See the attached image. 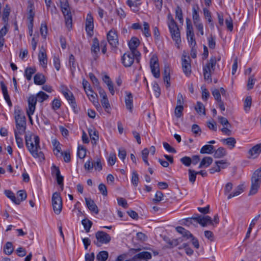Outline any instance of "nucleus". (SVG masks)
<instances>
[{
	"label": "nucleus",
	"instance_id": "obj_1",
	"mask_svg": "<svg viewBox=\"0 0 261 261\" xmlns=\"http://www.w3.org/2000/svg\"><path fill=\"white\" fill-rule=\"evenodd\" d=\"M26 146L32 155L35 158L43 159L44 154L42 151H39L40 149L39 145L40 139L38 136H34V142L32 140V136L26 135L25 137Z\"/></svg>",
	"mask_w": 261,
	"mask_h": 261
},
{
	"label": "nucleus",
	"instance_id": "obj_2",
	"mask_svg": "<svg viewBox=\"0 0 261 261\" xmlns=\"http://www.w3.org/2000/svg\"><path fill=\"white\" fill-rule=\"evenodd\" d=\"M168 18L169 20L168 25L172 39L175 42L176 44L178 45L181 42L179 30L177 23L170 14L168 15Z\"/></svg>",
	"mask_w": 261,
	"mask_h": 261
},
{
	"label": "nucleus",
	"instance_id": "obj_3",
	"mask_svg": "<svg viewBox=\"0 0 261 261\" xmlns=\"http://www.w3.org/2000/svg\"><path fill=\"white\" fill-rule=\"evenodd\" d=\"M251 188L249 195L255 194L260 187L261 184V167L256 170L251 178Z\"/></svg>",
	"mask_w": 261,
	"mask_h": 261
},
{
	"label": "nucleus",
	"instance_id": "obj_4",
	"mask_svg": "<svg viewBox=\"0 0 261 261\" xmlns=\"http://www.w3.org/2000/svg\"><path fill=\"white\" fill-rule=\"evenodd\" d=\"M60 7L64 16L66 25L70 30L72 28V19L68 1L60 0Z\"/></svg>",
	"mask_w": 261,
	"mask_h": 261
},
{
	"label": "nucleus",
	"instance_id": "obj_5",
	"mask_svg": "<svg viewBox=\"0 0 261 261\" xmlns=\"http://www.w3.org/2000/svg\"><path fill=\"white\" fill-rule=\"evenodd\" d=\"M96 241H94V243L98 247H100L102 244L109 243L111 238L110 236L103 231H98L95 233Z\"/></svg>",
	"mask_w": 261,
	"mask_h": 261
},
{
	"label": "nucleus",
	"instance_id": "obj_6",
	"mask_svg": "<svg viewBox=\"0 0 261 261\" xmlns=\"http://www.w3.org/2000/svg\"><path fill=\"white\" fill-rule=\"evenodd\" d=\"M52 205L55 213L59 215L62 209V201L60 194L55 192L52 196Z\"/></svg>",
	"mask_w": 261,
	"mask_h": 261
},
{
	"label": "nucleus",
	"instance_id": "obj_7",
	"mask_svg": "<svg viewBox=\"0 0 261 261\" xmlns=\"http://www.w3.org/2000/svg\"><path fill=\"white\" fill-rule=\"evenodd\" d=\"M150 67L151 72L154 77L159 78L160 77V71L158 58L157 56L153 55L150 60Z\"/></svg>",
	"mask_w": 261,
	"mask_h": 261
},
{
	"label": "nucleus",
	"instance_id": "obj_8",
	"mask_svg": "<svg viewBox=\"0 0 261 261\" xmlns=\"http://www.w3.org/2000/svg\"><path fill=\"white\" fill-rule=\"evenodd\" d=\"M139 40L135 37H132L128 42V46L131 52L134 53V54L136 55V61L138 63L140 61V58L141 56L140 53L137 50V48L139 45Z\"/></svg>",
	"mask_w": 261,
	"mask_h": 261
},
{
	"label": "nucleus",
	"instance_id": "obj_9",
	"mask_svg": "<svg viewBox=\"0 0 261 261\" xmlns=\"http://www.w3.org/2000/svg\"><path fill=\"white\" fill-rule=\"evenodd\" d=\"M107 40L112 48L116 49L119 44L117 32L114 29L111 30L107 35Z\"/></svg>",
	"mask_w": 261,
	"mask_h": 261
},
{
	"label": "nucleus",
	"instance_id": "obj_10",
	"mask_svg": "<svg viewBox=\"0 0 261 261\" xmlns=\"http://www.w3.org/2000/svg\"><path fill=\"white\" fill-rule=\"evenodd\" d=\"M16 126L17 128L16 130H18L20 135L23 134L26 129V121L24 115H21L19 117H14Z\"/></svg>",
	"mask_w": 261,
	"mask_h": 261
},
{
	"label": "nucleus",
	"instance_id": "obj_11",
	"mask_svg": "<svg viewBox=\"0 0 261 261\" xmlns=\"http://www.w3.org/2000/svg\"><path fill=\"white\" fill-rule=\"evenodd\" d=\"M191 59L189 56L182 55L181 58L182 68L184 73L188 76L191 73Z\"/></svg>",
	"mask_w": 261,
	"mask_h": 261
},
{
	"label": "nucleus",
	"instance_id": "obj_12",
	"mask_svg": "<svg viewBox=\"0 0 261 261\" xmlns=\"http://www.w3.org/2000/svg\"><path fill=\"white\" fill-rule=\"evenodd\" d=\"M135 57L136 58V55L133 52L125 53L121 58L122 63L126 67H130L134 62Z\"/></svg>",
	"mask_w": 261,
	"mask_h": 261
},
{
	"label": "nucleus",
	"instance_id": "obj_13",
	"mask_svg": "<svg viewBox=\"0 0 261 261\" xmlns=\"http://www.w3.org/2000/svg\"><path fill=\"white\" fill-rule=\"evenodd\" d=\"M85 28L87 34L90 37L93 36L94 29L93 18L90 13L87 14Z\"/></svg>",
	"mask_w": 261,
	"mask_h": 261
},
{
	"label": "nucleus",
	"instance_id": "obj_14",
	"mask_svg": "<svg viewBox=\"0 0 261 261\" xmlns=\"http://www.w3.org/2000/svg\"><path fill=\"white\" fill-rule=\"evenodd\" d=\"M37 101V97L35 95H32L29 97L28 99V108L27 109V112H29L30 114H34Z\"/></svg>",
	"mask_w": 261,
	"mask_h": 261
},
{
	"label": "nucleus",
	"instance_id": "obj_15",
	"mask_svg": "<svg viewBox=\"0 0 261 261\" xmlns=\"http://www.w3.org/2000/svg\"><path fill=\"white\" fill-rule=\"evenodd\" d=\"M195 220L196 223H199L202 226H205L207 224L213 225V221L208 216H202L197 215Z\"/></svg>",
	"mask_w": 261,
	"mask_h": 261
},
{
	"label": "nucleus",
	"instance_id": "obj_16",
	"mask_svg": "<svg viewBox=\"0 0 261 261\" xmlns=\"http://www.w3.org/2000/svg\"><path fill=\"white\" fill-rule=\"evenodd\" d=\"M85 199L86 205L89 210L95 214H98L99 210L94 201L90 198H85Z\"/></svg>",
	"mask_w": 261,
	"mask_h": 261
},
{
	"label": "nucleus",
	"instance_id": "obj_17",
	"mask_svg": "<svg viewBox=\"0 0 261 261\" xmlns=\"http://www.w3.org/2000/svg\"><path fill=\"white\" fill-rule=\"evenodd\" d=\"M91 52L94 54L93 57L94 59L97 57V54L99 51V41L97 38H94L93 39V44L91 46Z\"/></svg>",
	"mask_w": 261,
	"mask_h": 261
},
{
	"label": "nucleus",
	"instance_id": "obj_18",
	"mask_svg": "<svg viewBox=\"0 0 261 261\" xmlns=\"http://www.w3.org/2000/svg\"><path fill=\"white\" fill-rule=\"evenodd\" d=\"M261 152V144H258L252 147L248 151V153L254 158L257 157Z\"/></svg>",
	"mask_w": 261,
	"mask_h": 261
},
{
	"label": "nucleus",
	"instance_id": "obj_19",
	"mask_svg": "<svg viewBox=\"0 0 261 261\" xmlns=\"http://www.w3.org/2000/svg\"><path fill=\"white\" fill-rule=\"evenodd\" d=\"M151 254L147 251H142L136 254L133 258V260L136 259H149L151 258Z\"/></svg>",
	"mask_w": 261,
	"mask_h": 261
},
{
	"label": "nucleus",
	"instance_id": "obj_20",
	"mask_svg": "<svg viewBox=\"0 0 261 261\" xmlns=\"http://www.w3.org/2000/svg\"><path fill=\"white\" fill-rule=\"evenodd\" d=\"M126 96L125 98V102L127 109H128L130 112H132L133 111V96L131 93H126Z\"/></svg>",
	"mask_w": 261,
	"mask_h": 261
},
{
	"label": "nucleus",
	"instance_id": "obj_21",
	"mask_svg": "<svg viewBox=\"0 0 261 261\" xmlns=\"http://www.w3.org/2000/svg\"><path fill=\"white\" fill-rule=\"evenodd\" d=\"M34 83L38 85H42L45 82L46 79L43 74L42 73H38L34 76Z\"/></svg>",
	"mask_w": 261,
	"mask_h": 261
},
{
	"label": "nucleus",
	"instance_id": "obj_22",
	"mask_svg": "<svg viewBox=\"0 0 261 261\" xmlns=\"http://www.w3.org/2000/svg\"><path fill=\"white\" fill-rule=\"evenodd\" d=\"M88 133L93 144H96L97 141L99 139L98 132L94 129H89Z\"/></svg>",
	"mask_w": 261,
	"mask_h": 261
},
{
	"label": "nucleus",
	"instance_id": "obj_23",
	"mask_svg": "<svg viewBox=\"0 0 261 261\" xmlns=\"http://www.w3.org/2000/svg\"><path fill=\"white\" fill-rule=\"evenodd\" d=\"M38 59L40 64L43 66H46L47 64V59L46 53L44 49L40 50L38 55Z\"/></svg>",
	"mask_w": 261,
	"mask_h": 261
},
{
	"label": "nucleus",
	"instance_id": "obj_24",
	"mask_svg": "<svg viewBox=\"0 0 261 261\" xmlns=\"http://www.w3.org/2000/svg\"><path fill=\"white\" fill-rule=\"evenodd\" d=\"M221 142L229 147L230 149L234 147L236 144V140L233 137H230L227 139H223Z\"/></svg>",
	"mask_w": 261,
	"mask_h": 261
},
{
	"label": "nucleus",
	"instance_id": "obj_25",
	"mask_svg": "<svg viewBox=\"0 0 261 261\" xmlns=\"http://www.w3.org/2000/svg\"><path fill=\"white\" fill-rule=\"evenodd\" d=\"M5 193L7 197L10 198L16 204H19L20 200L19 198L17 199L14 194L10 190H7L5 191Z\"/></svg>",
	"mask_w": 261,
	"mask_h": 261
},
{
	"label": "nucleus",
	"instance_id": "obj_26",
	"mask_svg": "<svg viewBox=\"0 0 261 261\" xmlns=\"http://www.w3.org/2000/svg\"><path fill=\"white\" fill-rule=\"evenodd\" d=\"M213 161V160L211 157L206 156L203 158L199 165V168L207 167L212 163Z\"/></svg>",
	"mask_w": 261,
	"mask_h": 261
},
{
	"label": "nucleus",
	"instance_id": "obj_27",
	"mask_svg": "<svg viewBox=\"0 0 261 261\" xmlns=\"http://www.w3.org/2000/svg\"><path fill=\"white\" fill-rule=\"evenodd\" d=\"M215 151L214 147L212 145H205L201 148L200 152L202 154H211Z\"/></svg>",
	"mask_w": 261,
	"mask_h": 261
},
{
	"label": "nucleus",
	"instance_id": "obj_28",
	"mask_svg": "<svg viewBox=\"0 0 261 261\" xmlns=\"http://www.w3.org/2000/svg\"><path fill=\"white\" fill-rule=\"evenodd\" d=\"M224 160L218 161L215 162L216 166L210 169V172L213 174L216 172H219L221 170V164H226Z\"/></svg>",
	"mask_w": 261,
	"mask_h": 261
},
{
	"label": "nucleus",
	"instance_id": "obj_29",
	"mask_svg": "<svg viewBox=\"0 0 261 261\" xmlns=\"http://www.w3.org/2000/svg\"><path fill=\"white\" fill-rule=\"evenodd\" d=\"M176 230L178 233L182 234L183 237H187L188 239L193 237V235L189 231L186 230L182 227L178 226L176 228Z\"/></svg>",
	"mask_w": 261,
	"mask_h": 261
},
{
	"label": "nucleus",
	"instance_id": "obj_30",
	"mask_svg": "<svg viewBox=\"0 0 261 261\" xmlns=\"http://www.w3.org/2000/svg\"><path fill=\"white\" fill-rule=\"evenodd\" d=\"M216 62V57H212L209 60L208 63L203 67H208V69L213 72L215 69Z\"/></svg>",
	"mask_w": 261,
	"mask_h": 261
},
{
	"label": "nucleus",
	"instance_id": "obj_31",
	"mask_svg": "<svg viewBox=\"0 0 261 261\" xmlns=\"http://www.w3.org/2000/svg\"><path fill=\"white\" fill-rule=\"evenodd\" d=\"M226 153V149L223 147H220L215 151L214 156L215 158H220L225 155Z\"/></svg>",
	"mask_w": 261,
	"mask_h": 261
},
{
	"label": "nucleus",
	"instance_id": "obj_32",
	"mask_svg": "<svg viewBox=\"0 0 261 261\" xmlns=\"http://www.w3.org/2000/svg\"><path fill=\"white\" fill-rule=\"evenodd\" d=\"M36 72L35 68L28 67L25 69L24 75L28 81L32 79V75Z\"/></svg>",
	"mask_w": 261,
	"mask_h": 261
},
{
	"label": "nucleus",
	"instance_id": "obj_33",
	"mask_svg": "<svg viewBox=\"0 0 261 261\" xmlns=\"http://www.w3.org/2000/svg\"><path fill=\"white\" fill-rule=\"evenodd\" d=\"M109 254L106 251H101L99 252L96 256V258L98 261H106L108 258Z\"/></svg>",
	"mask_w": 261,
	"mask_h": 261
},
{
	"label": "nucleus",
	"instance_id": "obj_34",
	"mask_svg": "<svg viewBox=\"0 0 261 261\" xmlns=\"http://www.w3.org/2000/svg\"><path fill=\"white\" fill-rule=\"evenodd\" d=\"M4 251L5 254L10 255L13 251V245L11 242H8L4 247Z\"/></svg>",
	"mask_w": 261,
	"mask_h": 261
},
{
	"label": "nucleus",
	"instance_id": "obj_35",
	"mask_svg": "<svg viewBox=\"0 0 261 261\" xmlns=\"http://www.w3.org/2000/svg\"><path fill=\"white\" fill-rule=\"evenodd\" d=\"M37 100L40 102H42L48 98V95L42 91H40L36 95Z\"/></svg>",
	"mask_w": 261,
	"mask_h": 261
},
{
	"label": "nucleus",
	"instance_id": "obj_36",
	"mask_svg": "<svg viewBox=\"0 0 261 261\" xmlns=\"http://www.w3.org/2000/svg\"><path fill=\"white\" fill-rule=\"evenodd\" d=\"M192 17L194 25L201 22L199 14L195 7L192 8Z\"/></svg>",
	"mask_w": 261,
	"mask_h": 261
},
{
	"label": "nucleus",
	"instance_id": "obj_37",
	"mask_svg": "<svg viewBox=\"0 0 261 261\" xmlns=\"http://www.w3.org/2000/svg\"><path fill=\"white\" fill-rule=\"evenodd\" d=\"M62 93L69 102L75 99L72 93L68 89H66L65 90H63Z\"/></svg>",
	"mask_w": 261,
	"mask_h": 261
},
{
	"label": "nucleus",
	"instance_id": "obj_38",
	"mask_svg": "<svg viewBox=\"0 0 261 261\" xmlns=\"http://www.w3.org/2000/svg\"><path fill=\"white\" fill-rule=\"evenodd\" d=\"M195 109L199 114L205 115V107L201 102L198 101Z\"/></svg>",
	"mask_w": 261,
	"mask_h": 261
},
{
	"label": "nucleus",
	"instance_id": "obj_39",
	"mask_svg": "<svg viewBox=\"0 0 261 261\" xmlns=\"http://www.w3.org/2000/svg\"><path fill=\"white\" fill-rule=\"evenodd\" d=\"M252 103V99L251 96H247L245 101L244 104V109L245 112H247L250 110Z\"/></svg>",
	"mask_w": 261,
	"mask_h": 261
},
{
	"label": "nucleus",
	"instance_id": "obj_40",
	"mask_svg": "<svg viewBox=\"0 0 261 261\" xmlns=\"http://www.w3.org/2000/svg\"><path fill=\"white\" fill-rule=\"evenodd\" d=\"M15 137L16 141V143L17 146L19 148H23V143L22 139L19 136V133H18V130H15Z\"/></svg>",
	"mask_w": 261,
	"mask_h": 261
},
{
	"label": "nucleus",
	"instance_id": "obj_41",
	"mask_svg": "<svg viewBox=\"0 0 261 261\" xmlns=\"http://www.w3.org/2000/svg\"><path fill=\"white\" fill-rule=\"evenodd\" d=\"M139 180V175L137 172L135 170L133 171L132 172L131 181L135 187H137L138 186Z\"/></svg>",
	"mask_w": 261,
	"mask_h": 261
},
{
	"label": "nucleus",
	"instance_id": "obj_42",
	"mask_svg": "<svg viewBox=\"0 0 261 261\" xmlns=\"http://www.w3.org/2000/svg\"><path fill=\"white\" fill-rule=\"evenodd\" d=\"M33 5L32 4H30L28 7V9L29 10V16L28 19L30 21L31 24H33V18L35 15V13L33 12Z\"/></svg>",
	"mask_w": 261,
	"mask_h": 261
},
{
	"label": "nucleus",
	"instance_id": "obj_43",
	"mask_svg": "<svg viewBox=\"0 0 261 261\" xmlns=\"http://www.w3.org/2000/svg\"><path fill=\"white\" fill-rule=\"evenodd\" d=\"M189 172V181L192 183L194 184L195 181L196 175L197 173H196V171L194 170L189 169L188 170Z\"/></svg>",
	"mask_w": 261,
	"mask_h": 261
},
{
	"label": "nucleus",
	"instance_id": "obj_44",
	"mask_svg": "<svg viewBox=\"0 0 261 261\" xmlns=\"http://www.w3.org/2000/svg\"><path fill=\"white\" fill-rule=\"evenodd\" d=\"M82 223L83 225L86 232H88L92 226V222L88 219H84L82 220Z\"/></svg>",
	"mask_w": 261,
	"mask_h": 261
},
{
	"label": "nucleus",
	"instance_id": "obj_45",
	"mask_svg": "<svg viewBox=\"0 0 261 261\" xmlns=\"http://www.w3.org/2000/svg\"><path fill=\"white\" fill-rule=\"evenodd\" d=\"M213 71L208 69V67H203V75L205 80H210L212 82L211 75Z\"/></svg>",
	"mask_w": 261,
	"mask_h": 261
},
{
	"label": "nucleus",
	"instance_id": "obj_46",
	"mask_svg": "<svg viewBox=\"0 0 261 261\" xmlns=\"http://www.w3.org/2000/svg\"><path fill=\"white\" fill-rule=\"evenodd\" d=\"M69 63L71 71L73 72L75 70L76 64L75 62V58L73 55H70L69 57Z\"/></svg>",
	"mask_w": 261,
	"mask_h": 261
},
{
	"label": "nucleus",
	"instance_id": "obj_47",
	"mask_svg": "<svg viewBox=\"0 0 261 261\" xmlns=\"http://www.w3.org/2000/svg\"><path fill=\"white\" fill-rule=\"evenodd\" d=\"M163 194L161 191H157L155 194V197L153 199V202L156 203L163 200Z\"/></svg>",
	"mask_w": 261,
	"mask_h": 261
},
{
	"label": "nucleus",
	"instance_id": "obj_48",
	"mask_svg": "<svg viewBox=\"0 0 261 261\" xmlns=\"http://www.w3.org/2000/svg\"><path fill=\"white\" fill-rule=\"evenodd\" d=\"M77 154L80 159H84L86 155V149L83 147L79 146Z\"/></svg>",
	"mask_w": 261,
	"mask_h": 261
},
{
	"label": "nucleus",
	"instance_id": "obj_49",
	"mask_svg": "<svg viewBox=\"0 0 261 261\" xmlns=\"http://www.w3.org/2000/svg\"><path fill=\"white\" fill-rule=\"evenodd\" d=\"M143 34L146 37H148L150 36V34L149 33V24L146 22H143Z\"/></svg>",
	"mask_w": 261,
	"mask_h": 261
},
{
	"label": "nucleus",
	"instance_id": "obj_50",
	"mask_svg": "<svg viewBox=\"0 0 261 261\" xmlns=\"http://www.w3.org/2000/svg\"><path fill=\"white\" fill-rule=\"evenodd\" d=\"M176 18H178L180 22H183L182 10L179 6H177L175 10Z\"/></svg>",
	"mask_w": 261,
	"mask_h": 261
},
{
	"label": "nucleus",
	"instance_id": "obj_51",
	"mask_svg": "<svg viewBox=\"0 0 261 261\" xmlns=\"http://www.w3.org/2000/svg\"><path fill=\"white\" fill-rule=\"evenodd\" d=\"M180 162L186 166L189 167L192 163V159L189 156H184L180 159Z\"/></svg>",
	"mask_w": 261,
	"mask_h": 261
},
{
	"label": "nucleus",
	"instance_id": "obj_52",
	"mask_svg": "<svg viewBox=\"0 0 261 261\" xmlns=\"http://www.w3.org/2000/svg\"><path fill=\"white\" fill-rule=\"evenodd\" d=\"M184 110L183 106H177L175 109V115L177 118H180L182 115V113Z\"/></svg>",
	"mask_w": 261,
	"mask_h": 261
},
{
	"label": "nucleus",
	"instance_id": "obj_53",
	"mask_svg": "<svg viewBox=\"0 0 261 261\" xmlns=\"http://www.w3.org/2000/svg\"><path fill=\"white\" fill-rule=\"evenodd\" d=\"M51 172L53 176H57L61 174L59 168L54 164L51 167Z\"/></svg>",
	"mask_w": 261,
	"mask_h": 261
},
{
	"label": "nucleus",
	"instance_id": "obj_54",
	"mask_svg": "<svg viewBox=\"0 0 261 261\" xmlns=\"http://www.w3.org/2000/svg\"><path fill=\"white\" fill-rule=\"evenodd\" d=\"M218 120H219V123L221 124H222L223 126H231L228 120L225 117H223L222 116H219Z\"/></svg>",
	"mask_w": 261,
	"mask_h": 261
},
{
	"label": "nucleus",
	"instance_id": "obj_55",
	"mask_svg": "<svg viewBox=\"0 0 261 261\" xmlns=\"http://www.w3.org/2000/svg\"><path fill=\"white\" fill-rule=\"evenodd\" d=\"M208 47L211 49H214L216 46L215 39L212 35L207 38Z\"/></svg>",
	"mask_w": 261,
	"mask_h": 261
},
{
	"label": "nucleus",
	"instance_id": "obj_56",
	"mask_svg": "<svg viewBox=\"0 0 261 261\" xmlns=\"http://www.w3.org/2000/svg\"><path fill=\"white\" fill-rule=\"evenodd\" d=\"M47 33V28L45 24L41 23L40 27V33L42 36L44 38H46V36Z\"/></svg>",
	"mask_w": 261,
	"mask_h": 261
},
{
	"label": "nucleus",
	"instance_id": "obj_57",
	"mask_svg": "<svg viewBox=\"0 0 261 261\" xmlns=\"http://www.w3.org/2000/svg\"><path fill=\"white\" fill-rule=\"evenodd\" d=\"M98 190L103 196H107L108 194L106 186L103 184H100L98 186Z\"/></svg>",
	"mask_w": 261,
	"mask_h": 261
},
{
	"label": "nucleus",
	"instance_id": "obj_58",
	"mask_svg": "<svg viewBox=\"0 0 261 261\" xmlns=\"http://www.w3.org/2000/svg\"><path fill=\"white\" fill-rule=\"evenodd\" d=\"M255 79L253 78V76H251L248 80L247 88L250 90L253 88L254 85Z\"/></svg>",
	"mask_w": 261,
	"mask_h": 261
},
{
	"label": "nucleus",
	"instance_id": "obj_59",
	"mask_svg": "<svg viewBox=\"0 0 261 261\" xmlns=\"http://www.w3.org/2000/svg\"><path fill=\"white\" fill-rule=\"evenodd\" d=\"M61 154L63 157L64 161L66 163H69L70 161V155L69 151H65L61 152Z\"/></svg>",
	"mask_w": 261,
	"mask_h": 261
},
{
	"label": "nucleus",
	"instance_id": "obj_60",
	"mask_svg": "<svg viewBox=\"0 0 261 261\" xmlns=\"http://www.w3.org/2000/svg\"><path fill=\"white\" fill-rule=\"evenodd\" d=\"M56 177L57 182L58 184L60 186L61 190L62 191L63 190V186H64V184H63L64 177L63 176H62L61 175V174L60 175L56 176Z\"/></svg>",
	"mask_w": 261,
	"mask_h": 261
},
{
	"label": "nucleus",
	"instance_id": "obj_61",
	"mask_svg": "<svg viewBox=\"0 0 261 261\" xmlns=\"http://www.w3.org/2000/svg\"><path fill=\"white\" fill-rule=\"evenodd\" d=\"M212 94L214 97L215 99L218 101L221 100V94L220 93V91L218 89H215L212 91Z\"/></svg>",
	"mask_w": 261,
	"mask_h": 261
},
{
	"label": "nucleus",
	"instance_id": "obj_62",
	"mask_svg": "<svg viewBox=\"0 0 261 261\" xmlns=\"http://www.w3.org/2000/svg\"><path fill=\"white\" fill-rule=\"evenodd\" d=\"M116 160V156L115 153H110L109 159L108 163L111 166H113L115 164Z\"/></svg>",
	"mask_w": 261,
	"mask_h": 261
},
{
	"label": "nucleus",
	"instance_id": "obj_63",
	"mask_svg": "<svg viewBox=\"0 0 261 261\" xmlns=\"http://www.w3.org/2000/svg\"><path fill=\"white\" fill-rule=\"evenodd\" d=\"M61 107L60 101L58 99H55L52 102V108L54 110L59 109Z\"/></svg>",
	"mask_w": 261,
	"mask_h": 261
},
{
	"label": "nucleus",
	"instance_id": "obj_64",
	"mask_svg": "<svg viewBox=\"0 0 261 261\" xmlns=\"http://www.w3.org/2000/svg\"><path fill=\"white\" fill-rule=\"evenodd\" d=\"M225 23L227 27V29L230 31H232L233 30V23L232 19L229 17V18L225 19Z\"/></svg>",
	"mask_w": 261,
	"mask_h": 261
}]
</instances>
